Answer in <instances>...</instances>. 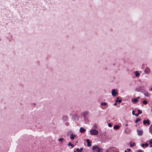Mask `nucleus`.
I'll return each instance as SVG.
<instances>
[{
	"label": "nucleus",
	"instance_id": "obj_6",
	"mask_svg": "<svg viewBox=\"0 0 152 152\" xmlns=\"http://www.w3.org/2000/svg\"><path fill=\"white\" fill-rule=\"evenodd\" d=\"M117 92L115 91V90L113 89L112 90V94L113 96H116Z\"/></svg>",
	"mask_w": 152,
	"mask_h": 152
},
{
	"label": "nucleus",
	"instance_id": "obj_18",
	"mask_svg": "<svg viewBox=\"0 0 152 152\" xmlns=\"http://www.w3.org/2000/svg\"><path fill=\"white\" fill-rule=\"evenodd\" d=\"M130 146L132 147L133 146H134L135 145V144L134 143L130 142Z\"/></svg>",
	"mask_w": 152,
	"mask_h": 152
},
{
	"label": "nucleus",
	"instance_id": "obj_1",
	"mask_svg": "<svg viewBox=\"0 0 152 152\" xmlns=\"http://www.w3.org/2000/svg\"><path fill=\"white\" fill-rule=\"evenodd\" d=\"M92 149L95 151H97L98 152H102V149L99 148L97 145H95L92 147Z\"/></svg>",
	"mask_w": 152,
	"mask_h": 152
},
{
	"label": "nucleus",
	"instance_id": "obj_30",
	"mask_svg": "<svg viewBox=\"0 0 152 152\" xmlns=\"http://www.w3.org/2000/svg\"><path fill=\"white\" fill-rule=\"evenodd\" d=\"M108 126L110 127H111L112 126V124L110 123L108 124Z\"/></svg>",
	"mask_w": 152,
	"mask_h": 152
},
{
	"label": "nucleus",
	"instance_id": "obj_14",
	"mask_svg": "<svg viewBox=\"0 0 152 152\" xmlns=\"http://www.w3.org/2000/svg\"><path fill=\"white\" fill-rule=\"evenodd\" d=\"M120 126L118 125H115L113 127V128L114 129H118L119 128Z\"/></svg>",
	"mask_w": 152,
	"mask_h": 152
},
{
	"label": "nucleus",
	"instance_id": "obj_16",
	"mask_svg": "<svg viewBox=\"0 0 152 152\" xmlns=\"http://www.w3.org/2000/svg\"><path fill=\"white\" fill-rule=\"evenodd\" d=\"M149 143V144L150 145V147H152V139H151L150 140Z\"/></svg>",
	"mask_w": 152,
	"mask_h": 152
},
{
	"label": "nucleus",
	"instance_id": "obj_39",
	"mask_svg": "<svg viewBox=\"0 0 152 152\" xmlns=\"http://www.w3.org/2000/svg\"><path fill=\"white\" fill-rule=\"evenodd\" d=\"M128 126V124H126V126Z\"/></svg>",
	"mask_w": 152,
	"mask_h": 152
},
{
	"label": "nucleus",
	"instance_id": "obj_29",
	"mask_svg": "<svg viewBox=\"0 0 152 152\" xmlns=\"http://www.w3.org/2000/svg\"><path fill=\"white\" fill-rule=\"evenodd\" d=\"M148 145V143H146L145 144V146L146 147H147Z\"/></svg>",
	"mask_w": 152,
	"mask_h": 152
},
{
	"label": "nucleus",
	"instance_id": "obj_2",
	"mask_svg": "<svg viewBox=\"0 0 152 152\" xmlns=\"http://www.w3.org/2000/svg\"><path fill=\"white\" fill-rule=\"evenodd\" d=\"M90 134L93 135H96L98 134L99 132L98 130L96 129H92L90 130Z\"/></svg>",
	"mask_w": 152,
	"mask_h": 152
},
{
	"label": "nucleus",
	"instance_id": "obj_15",
	"mask_svg": "<svg viewBox=\"0 0 152 152\" xmlns=\"http://www.w3.org/2000/svg\"><path fill=\"white\" fill-rule=\"evenodd\" d=\"M135 74L136 77H138L140 75V74L137 71L135 72Z\"/></svg>",
	"mask_w": 152,
	"mask_h": 152
},
{
	"label": "nucleus",
	"instance_id": "obj_8",
	"mask_svg": "<svg viewBox=\"0 0 152 152\" xmlns=\"http://www.w3.org/2000/svg\"><path fill=\"white\" fill-rule=\"evenodd\" d=\"M137 131L138 133V134L139 135L141 136L142 135L143 133V131H142L140 130H137Z\"/></svg>",
	"mask_w": 152,
	"mask_h": 152
},
{
	"label": "nucleus",
	"instance_id": "obj_21",
	"mask_svg": "<svg viewBox=\"0 0 152 152\" xmlns=\"http://www.w3.org/2000/svg\"><path fill=\"white\" fill-rule=\"evenodd\" d=\"M101 104L102 105L105 106L107 105V103L105 102H102L101 103Z\"/></svg>",
	"mask_w": 152,
	"mask_h": 152
},
{
	"label": "nucleus",
	"instance_id": "obj_37",
	"mask_svg": "<svg viewBox=\"0 0 152 152\" xmlns=\"http://www.w3.org/2000/svg\"><path fill=\"white\" fill-rule=\"evenodd\" d=\"M117 104V103H115L114 104V105H115Z\"/></svg>",
	"mask_w": 152,
	"mask_h": 152
},
{
	"label": "nucleus",
	"instance_id": "obj_22",
	"mask_svg": "<svg viewBox=\"0 0 152 152\" xmlns=\"http://www.w3.org/2000/svg\"><path fill=\"white\" fill-rule=\"evenodd\" d=\"M140 118H137L136 120H135V122L136 123H137V122H138L139 121H140Z\"/></svg>",
	"mask_w": 152,
	"mask_h": 152
},
{
	"label": "nucleus",
	"instance_id": "obj_25",
	"mask_svg": "<svg viewBox=\"0 0 152 152\" xmlns=\"http://www.w3.org/2000/svg\"><path fill=\"white\" fill-rule=\"evenodd\" d=\"M143 104H147V102L146 100H144L143 101Z\"/></svg>",
	"mask_w": 152,
	"mask_h": 152
},
{
	"label": "nucleus",
	"instance_id": "obj_11",
	"mask_svg": "<svg viewBox=\"0 0 152 152\" xmlns=\"http://www.w3.org/2000/svg\"><path fill=\"white\" fill-rule=\"evenodd\" d=\"M86 130L85 129L83 128L82 127L80 128V131L81 133H84L85 131Z\"/></svg>",
	"mask_w": 152,
	"mask_h": 152
},
{
	"label": "nucleus",
	"instance_id": "obj_28",
	"mask_svg": "<svg viewBox=\"0 0 152 152\" xmlns=\"http://www.w3.org/2000/svg\"><path fill=\"white\" fill-rule=\"evenodd\" d=\"M137 111H138V112H139V114H141L142 113V111H141L140 110H139V109H138L137 110Z\"/></svg>",
	"mask_w": 152,
	"mask_h": 152
},
{
	"label": "nucleus",
	"instance_id": "obj_7",
	"mask_svg": "<svg viewBox=\"0 0 152 152\" xmlns=\"http://www.w3.org/2000/svg\"><path fill=\"white\" fill-rule=\"evenodd\" d=\"M143 87V86H138L135 89V90L137 91H140V90Z\"/></svg>",
	"mask_w": 152,
	"mask_h": 152
},
{
	"label": "nucleus",
	"instance_id": "obj_4",
	"mask_svg": "<svg viewBox=\"0 0 152 152\" xmlns=\"http://www.w3.org/2000/svg\"><path fill=\"white\" fill-rule=\"evenodd\" d=\"M144 72L147 74H149L151 72V70L148 67H146L144 70Z\"/></svg>",
	"mask_w": 152,
	"mask_h": 152
},
{
	"label": "nucleus",
	"instance_id": "obj_32",
	"mask_svg": "<svg viewBox=\"0 0 152 152\" xmlns=\"http://www.w3.org/2000/svg\"><path fill=\"white\" fill-rule=\"evenodd\" d=\"M135 116L137 117L139 115V113H137V114H135Z\"/></svg>",
	"mask_w": 152,
	"mask_h": 152
},
{
	"label": "nucleus",
	"instance_id": "obj_27",
	"mask_svg": "<svg viewBox=\"0 0 152 152\" xmlns=\"http://www.w3.org/2000/svg\"><path fill=\"white\" fill-rule=\"evenodd\" d=\"M63 140H64L63 138H60L58 139V141H61L62 142Z\"/></svg>",
	"mask_w": 152,
	"mask_h": 152
},
{
	"label": "nucleus",
	"instance_id": "obj_45",
	"mask_svg": "<svg viewBox=\"0 0 152 152\" xmlns=\"http://www.w3.org/2000/svg\"><path fill=\"white\" fill-rule=\"evenodd\" d=\"M151 91H152V87L151 88Z\"/></svg>",
	"mask_w": 152,
	"mask_h": 152
},
{
	"label": "nucleus",
	"instance_id": "obj_43",
	"mask_svg": "<svg viewBox=\"0 0 152 152\" xmlns=\"http://www.w3.org/2000/svg\"><path fill=\"white\" fill-rule=\"evenodd\" d=\"M127 152L126 150H125V152Z\"/></svg>",
	"mask_w": 152,
	"mask_h": 152
},
{
	"label": "nucleus",
	"instance_id": "obj_38",
	"mask_svg": "<svg viewBox=\"0 0 152 152\" xmlns=\"http://www.w3.org/2000/svg\"><path fill=\"white\" fill-rule=\"evenodd\" d=\"M127 150L129 151H130L131 150V149H127Z\"/></svg>",
	"mask_w": 152,
	"mask_h": 152
},
{
	"label": "nucleus",
	"instance_id": "obj_9",
	"mask_svg": "<svg viewBox=\"0 0 152 152\" xmlns=\"http://www.w3.org/2000/svg\"><path fill=\"white\" fill-rule=\"evenodd\" d=\"M147 124L148 125L150 124L149 121V120H144L143 121V124Z\"/></svg>",
	"mask_w": 152,
	"mask_h": 152
},
{
	"label": "nucleus",
	"instance_id": "obj_12",
	"mask_svg": "<svg viewBox=\"0 0 152 152\" xmlns=\"http://www.w3.org/2000/svg\"><path fill=\"white\" fill-rule=\"evenodd\" d=\"M76 137L75 135H73V134H70V138L72 139L73 140L74 139L75 137Z\"/></svg>",
	"mask_w": 152,
	"mask_h": 152
},
{
	"label": "nucleus",
	"instance_id": "obj_33",
	"mask_svg": "<svg viewBox=\"0 0 152 152\" xmlns=\"http://www.w3.org/2000/svg\"><path fill=\"white\" fill-rule=\"evenodd\" d=\"M137 152H142V151L141 150H139L137 151Z\"/></svg>",
	"mask_w": 152,
	"mask_h": 152
},
{
	"label": "nucleus",
	"instance_id": "obj_44",
	"mask_svg": "<svg viewBox=\"0 0 152 152\" xmlns=\"http://www.w3.org/2000/svg\"><path fill=\"white\" fill-rule=\"evenodd\" d=\"M105 152H108L107 151H106Z\"/></svg>",
	"mask_w": 152,
	"mask_h": 152
},
{
	"label": "nucleus",
	"instance_id": "obj_41",
	"mask_svg": "<svg viewBox=\"0 0 152 152\" xmlns=\"http://www.w3.org/2000/svg\"><path fill=\"white\" fill-rule=\"evenodd\" d=\"M125 132L126 133H127V132L126 130H125Z\"/></svg>",
	"mask_w": 152,
	"mask_h": 152
},
{
	"label": "nucleus",
	"instance_id": "obj_13",
	"mask_svg": "<svg viewBox=\"0 0 152 152\" xmlns=\"http://www.w3.org/2000/svg\"><path fill=\"white\" fill-rule=\"evenodd\" d=\"M83 150V148H81L80 149H79V148H77L76 149V151L77 152H81Z\"/></svg>",
	"mask_w": 152,
	"mask_h": 152
},
{
	"label": "nucleus",
	"instance_id": "obj_35",
	"mask_svg": "<svg viewBox=\"0 0 152 152\" xmlns=\"http://www.w3.org/2000/svg\"><path fill=\"white\" fill-rule=\"evenodd\" d=\"M141 146L143 147H144V146H145V144H142L141 145Z\"/></svg>",
	"mask_w": 152,
	"mask_h": 152
},
{
	"label": "nucleus",
	"instance_id": "obj_42",
	"mask_svg": "<svg viewBox=\"0 0 152 152\" xmlns=\"http://www.w3.org/2000/svg\"><path fill=\"white\" fill-rule=\"evenodd\" d=\"M139 98H140V97L139 96L138 97H137V99H139Z\"/></svg>",
	"mask_w": 152,
	"mask_h": 152
},
{
	"label": "nucleus",
	"instance_id": "obj_5",
	"mask_svg": "<svg viewBox=\"0 0 152 152\" xmlns=\"http://www.w3.org/2000/svg\"><path fill=\"white\" fill-rule=\"evenodd\" d=\"M62 119L65 121H67L68 119V117L66 115L63 116L62 117Z\"/></svg>",
	"mask_w": 152,
	"mask_h": 152
},
{
	"label": "nucleus",
	"instance_id": "obj_10",
	"mask_svg": "<svg viewBox=\"0 0 152 152\" xmlns=\"http://www.w3.org/2000/svg\"><path fill=\"white\" fill-rule=\"evenodd\" d=\"M86 141L87 143L88 146V147H90L91 145L89 140L88 139H87L86 140Z\"/></svg>",
	"mask_w": 152,
	"mask_h": 152
},
{
	"label": "nucleus",
	"instance_id": "obj_31",
	"mask_svg": "<svg viewBox=\"0 0 152 152\" xmlns=\"http://www.w3.org/2000/svg\"><path fill=\"white\" fill-rule=\"evenodd\" d=\"M111 150H113H113H115V149H116V148H111Z\"/></svg>",
	"mask_w": 152,
	"mask_h": 152
},
{
	"label": "nucleus",
	"instance_id": "obj_23",
	"mask_svg": "<svg viewBox=\"0 0 152 152\" xmlns=\"http://www.w3.org/2000/svg\"><path fill=\"white\" fill-rule=\"evenodd\" d=\"M118 98H117V99L116 100V102H118L119 103H121V99H119L118 100Z\"/></svg>",
	"mask_w": 152,
	"mask_h": 152
},
{
	"label": "nucleus",
	"instance_id": "obj_19",
	"mask_svg": "<svg viewBox=\"0 0 152 152\" xmlns=\"http://www.w3.org/2000/svg\"><path fill=\"white\" fill-rule=\"evenodd\" d=\"M132 101L136 102L137 101V99L136 98H134L132 99Z\"/></svg>",
	"mask_w": 152,
	"mask_h": 152
},
{
	"label": "nucleus",
	"instance_id": "obj_17",
	"mask_svg": "<svg viewBox=\"0 0 152 152\" xmlns=\"http://www.w3.org/2000/svg\"><path fill=\"white\" fill-rule=\"evenodd\" d=\"M150 132L151 134H152V124L150 126V128L149 129Z\"/></svg>",
	"mask_w": 152,
	"mask_h": 152
},
{
	"label": "nucleus",
	"instance_id": "obj_3",
	"mask_svg": "<svg viewBox=\"0 0 152 152\" xmlns=\"http://www.w3.org/2000/svg\"><path fill=\"white\" fill-rule=\"evenodd\" d=\"M88 111H84L81 113L82 115L85 118L87 115H88Z\"/></svg>",
	"mask_w": 152,
	"mask_h": 152
},
{
	"label": "nucleus",
	"instance_id": "obj_34",
	"mask_svg": "<svg viewBox=\"0 0 152 152\" xmlns=\"http://www.w3.org/2000/svg\"><path fill=\"white\" fill-rule=\"evenodd\" d=\"M132 114L133 115H135V113H134V110H133L132 111Z\"/></svg>",
	"mask_w": 152,
	"mask_h": 152
},
{
	"label": "nucleus",
	"instance_id": "obj_20",
	"mask_svg": "<svg viewBox=\"0 0 152 152\" xmlns=\"http://www.w3.org/2000/svg\"><path fill=\"white\" fill-rule=\"evenodd\" d=\"M68 145L69 146H71L72 148H73V147H74V145H73V144H72L71 143H70V142H69V143H68Z\"/></svg>",
	"mask_w": 152,
	"mask_h": 152
},
{
	"label": "nucleus",
	"instance_id": "obj_24",
	"mask_svg": "<svg viewBox=\"0 0 152 152\" xmlns=\"http://www.w3.org/2000/svg\"><path fill=\"white\" fill-rule=\"evenodd\" d=\"M148 92H145L144 93V95L145 96H146L147 97H148L149 96V95H148Z\"/></svg>",
	"mask_w": 152,
	"mask_h": 152
},
{
	"label": "nucleus",
	"instance_id": "obj_26",
	"mask_svg": "<svg viewBox=\"0 0 152 152\" xmlns=\"http://www.w3.org/2000/svg\"><path fill=\"white\" fill-rule=\"evenodd\" d=\"M69 123L68 122H66L65 123V125L67 126H69Z\"/></svg>",
	"mask_w": 152,
	"mask_h": 152
},
{
	"label": "nucleus",
	"instance_id": "obj_40",
	"mask_svg": "<svg viewBox=\"0 0 152 152\" xmlns=\"http://www.w3.org/2000/svg\"><path fill=\"white\" fill-rule=\"evenodd\" d=\"M72 115V113H70V114L69 115H70V116H71V115Z\"/></svg>",
	"mask_w": 152,
	"mask_h": 152
},
{
	"label": "nucleus",
	"instance_id": "obj_36",
	"mask_svg": "<svg viewBox=\"0 0 152 152\" xmlns=\"http://www.w3.org/2000/svg\"><path fill=\"white\" fill-rule=\"evenodd\" d=\"M94 127H95V128H96V125H94Z\"/></svg>",
	"mask_w": 152,
	"mask_h": 152
}]
</instances>
